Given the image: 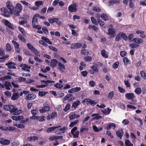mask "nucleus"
Masks as SVG:
<instances>
[{"mask_svg":"<svg viewBox=\"0 0 146 146\" xmlns=\"http://www.w3.org/2000/svg\"><path fill=\"white\" fill-rule=\"evenodd\" d=\"M6 7L9 10L11 13H12L13 6L12 3L9 1H7L6 3Z\"/></svg>","mask_w":146,"mask_h":146,"instance_id":"obj_12","label":"nucleus"},{"mask_svg":"<svg viewBox=\"0 0 146 146\" xmlns=\"http://www.w3.org/2000/svg\"><path fill=\"white\" fill-rule=\"evenodd\" d=\"M92 69L96 72H99V70L94 65H92L91 66Z\"/></svg>","mask_w":146,"mask_h":146,"instance_id":"obj_63","label":"nucleus"},{"mask_svg":"<svg viewBox=\"0 0 146 146\" xmlns=\"http://www.w3.org/2000/svg\"><path fill=\"white\" fill-rule=\"evenodd\" d=\"M36 17L35 15L33 17L32 19V26L35 25V23H38V19L36 18Z\"/></svg>","mask_w":146,"mask_h":146,"instance_id":"obj_26","label":"nucleus"},{"mask_svg":"<svg viewBox=\"0 0 146 146\" xmlns=\"http://www.w3.org/2000/svg\"><path fill=\"white\" fill-rule=\"evenodd\" d=\"M82 46V45L81 43L76 42L72 44L70 46V48L72 49L76 48L78 49L81 47Z\"/></svg>","mask_w":146,"mask_h":146,"instance_id":"obj_9","label":"nucleus"},{"mask_svg":"<svg viewBox=\"0 0 146 146\" xmlns=\"http://www.w3.org/2000/svg\"><path fill=\"white\" fill-rule=\"evenodd\" d=\"M36 97V95L34 94H28L26 97V99L29 100H33Z\"/></svg>","mask_w":146,"mask_h":146,"instance_id":"obj_14","label":"nucleus"},{"mask_svg":"<svg viewBox=\"0 0 146 146\" xmlns=\"http://www.w3.org/2000/svg\"><path fill=\"white\" fill-rule=\"evenodd\" d=\"M17 110V108H15L14 106L11 105H9L8 111H9L11 113H14V115H18L19 113L16 112Z\"/></svg>","mask_w":146,"mask_h":146,"instance_id":"obj_3","label":"nucleus"},{"mask_svg":"<svg viewBox=\"0 0 146 146\" xmlns=\"http://www.w3.org/2000/svg\"><path fill=\"white\" fill-rule=\"evenodd\" d=\"M100 16L104 21H107L109 20L108 16L105 13L102 14L100 16H99V17H100Z\"/></svg>","mask_w":146,"mask_h":146,"instance_id":"obj_24","label":"nucleus"},{"mask_svg":"<svg viewBox=\"0 0 146 146\" xmlns=\"http://www.w3.org/2000/svg\"><path fill=\"white\" fill-rule=\"evenodd\" d=\"M80 102L79 100H77L74 102L72 106V108H74V110L77 108L78 106L80 105Z\"/></svg>","mask_w":146,"mask_h":146,"instance_id":"obj_21","label":"nucleus"},{"mask_svg":"<svg viewBox=\"0 0 146 146\" xmlns=\"http://www.w3.org/2000/svg\"><path fill=\"white\" fill-rule=\"evenodd\" d=\"M117 135L121 139H122V136L123 135V130L121 129L120 131H117L116 132Z\"/></svg>","mask_w":146,"mask_h":146,"instance_id":"obj_20","label":"nucleus"},{"mask_svg":"<svg viewBox=\"0 0 146 146\" xmlns=\"http://www.w3.org/2000/svg\"><path fill=\"white\" fill-rule=\"evenodd\" d=\"M125 144L126 146H133V144L130 141L127 139L125 141Z\"/></svg>","mask_w":146,"mask_h":146,"instance_id":"obj_40","label":"nucleus"},{"mask_svg":"<svg viewBox=\"0 0 146 146\" xmlns=\"http://www.w3.org/2000/svg\"><path fill=\"white\" fill-rule=\"evenodd\" d=\"M141 76L144 79H146V74L145 72L143 70L141 71L140 72Z\"/></svg>","mask_w":146,"mask_h":146,"instance_id":"obj_48","label":"nucleus"},{"mask_svg":"<svg viewBox=\"0 0 146 146\" xmlns=\"http://www.w3.org/2000/svg\"><path fill=\"white\" fill-rule=\"evenodd\" d=\"M134 42L137 44H140L143 43V41L141 38H134L133 40Z\"/></svg>","mask_w":146,"mask_h":146,"instance_id":"obj_23","label":"nucleus"},{"mask_svg":"<svg viewBox=\"0 0 146 146\" xmlns=\"http://www.w3.org/2000/svg\"><path fill=\"white\" fill-rule=\"evenodd\" d=\"M14 125L17 127L18 128L20 129H21L23 128H25V126L24 125L21 124H17V123H15L14 124Z\"/></svg>","mask_w":146,"mask_h":146,"instance_id":"obj_47","label":"nucleus"},{"mask_svg":"<svg viewBox=\"0 0 146 146\" xmlns=\"http://www.w3.org/2000/svg\"><path fill=\"white\" fill-rule=\"evenodd\" d=\"M54 86L55 87L59 89H61L63 87V85L60 84L58 83H57L56 84H54Z\"/></svg>","mask_w":146,"mask_h":146,"instance_id":"obj_58","label":"nucleus"},{"mask_svg":"<svg viewBox=\"0 0 146 146\" xmlns=\"http://www.w3.org/2000/svg\"><path fill=\"white\" fill-rule=\"evenodd\" d=\"M70 105L69 103H68L66 104V105L65 107V108H64V110L65 112H66L68 111L70 108Z\"/></svg>","mask_w":146,"mask_h":146,"instance_id":"obj_52","label":"nucleus"},{"mask_svg":"<svg viewBox=\"0 0 146 146\" xmlns=\"http://www.w3.org/2000/svg\"><path fill=\"white\" fill-rule=\"evenodd\" d=\"M118 89L119 92L121 93H124L125 92V91L124 89L120 86H118Z\"/></svg>","mask_w":146,"mask_h":146,"instance_id":"obj_62","label":"nucleus"},{"mask_svg":"<svg viewBox=\"0 0 146 146\" xmlns=\"http://www.w3.org/2000/svg\"><path fill=\"white\" fill-rule=\"evenodd\" d=\"M97 21L98 23L100 26H103L104 25V22L102 21L100 19H97Z\"/></svg>","mask_w":146,"mask_h":146,"instance_id":"obj_54","label":"nucleus"},{"mask_svg":"<svg viewBox=\"0 0 146 146\" xmlns=\"http://www.w3.org/2000/svg\"><path fill=\"white\" fill-rule=\"evenodd\" d=\"M92 10L97 12H100L101 10V9L100 8L97 7H93Z\"/></svg>","mask_w":146,"mask_h":146,"instance_id":"obj_51","label":"nucleus"},{"mask_svg":"<svg viewBox=\"0 0 146 146\" xmlns=\"http://www.w3.org/2000/svg\"><path fill=\"white\" fill-rule=\"evenodd\" d=\"M59 127V126H56L50 127L49 128H48L47 129V132L48 133L52 131H54L55 129L58 128Z\"/></svg>","mask_w":146,"mask_h":146,"instance_id":"obj_29","label":"nucleus"},{"mask_svg":"<svg viewBox=\"0 0 146 146\" xmlns=\"http://www.w3.org/2000/svg\"><path fill=\"white\" fill-rule=\"evenodd\" d=\"M57 116V113L56 112H52L51 114H49L47 117V119L48 120L53 119Z\"/></svg>","mask_w":146,"mask_h":146,"instance_id":"obj_13","label":"nucleus"},{"mask_svg":"<svg viewBox=\"0 0 146 146\" xmlns=\"http://www.w3.org/2000/svg\"><path fill=\"white\" fill-rule=\"evenodd\" d=\"M120 34L121 37L125 41L127 40L128 37L125 33L123 32H120Z\"/></svg>","mask_w":146,"mask_h":146,"instance_id":"obj_34","label":"nucleus"},{"mask_svg":"<svg viewBox=\"0 0 146 146\" xmlns=\"http://www.w3.org/2000/svg\"><path fill=\"white\" fill-rule=\"evenodd\" d=\"M102 129L103 128L102 127H100L99 129H98L96 126L95 125L93 126V129L96 132H98L102 131Z\"/></svg>","mask_w":146,"mask_h":146,"instance_id":"obj_39","label":"nucleus"},{"mask_svg":"<svg viewBox=\"0 0 146 146\" xmlns=\"http://www.w3.org/2000/svg\"><path fill=\"white\" fill-rule=\"evenodd\" d=\"M135 0H129V6L131 8H132L135 6L134 3Z\"/></svg>","mask_w":146,"mask_h":146,"instance_id":"obj_37","label":"nucleus"},{"mask_svg":"<svg viewBox=\"0 0 146 146\" xmlns=\"http://www.w3.org/2000/svg\"><path fill=\"white\" fill-rule=\"evenodd\" d=\"M19 30L21 32L22 34L24 36H26V35L25 33V32L24 31L23 28L19 26L18 27Z\"/></svg>","mask_w":146,"mask_h":146,"instance_id":"obj_43","label":"nucleus"},{"mask_svg":"<svg viewBox=\"0 0 146 146\" xmlns=\"http://www.w3.org/2000/svg\"><path fill=\"white\" fill-rule=\"evenodd\" d=\"M84 59L86 62H90L92 60V58L91 56H88L84 57Z\"/></svg>","mask_w":146,"mask_h":146,"instance_id":"obj_35","label":"nucleus"},{"mask_svg":"<svg viewBox=\"0 0 146 146\" xmlns=\"http://www.w3.org/2000/svg\"><path fill=\"white\" fill-rule=\"evenodd\" d=\"M23 51L24 53L27 55L31 56L32 55L31 52L26 49H23Z\"/></svg>","mask_w":146,"mask_h":146,"instance_id":"obj_59","label":"nucleus"},{"mask_svg":"<svg viewBox=\"0 0 146 146\" xmlns=\"http://www.w3.org/2000/svg\"><path fill=\"white\" fill-rule=\"evenodd\" d=\"M45 118L46 117L44 116H38L37 120L40 121H45Z\"/></svg>","mask_w":146,"mask_h":146,"instance_id":"obj_55","label":"nucleus"},{"mask_svg":"<svg viewBox=\"0 0 146 146\" xmlns=\"http://www.w3.org/2000/svg\"><path fill=\"white\" fill-rule=\"evenodd\" d=\"M108 35H112L114 37L116 35L115 32L113 28H109L107 33Z\"/></svg>","mask_w":146,"mask_h":146,"instance_id":"obj_17","label":"nucleus"},{"mask_svg":"<svg viewBox=\"0 0 146 146\" xmlns=\"http://www.w3.org/2000/svg\"><path fill=\"white\" fill-rule=\"evenodd\" d=\"M114 92L113 91H110L108 94V98L109 99H112L114 96Z\"/></svg>","mask_w":146,"mask_h":146,"instance_id":"obj_41","label":"nucleus"},{"mask_svg":"<svg viewBox=\"0 0 146 146\" xmlns=\"http://www.w3.org/2000/svg\"><path fill=\"white\" fill-rule=\"evenodd\" d=\"M19 39L22 41L23 42L25 43L26 42V40L25 38L21 34H19L18 36Z\"/></svg>","mask_w":146,"mask_h":146,"instance_id":"obj_30","label":"nucleus"},{"mask_svg":"<svg viewBox=\"0 0 146 146\" xmlns=\"http://www.w3.org/2000/svg\"><path fill=\"white\" fill-rule=\"evenodd\" d=\"M91 20L92 23L94 25H97L98 24V23L96 20L93 17H91Z\"/></svg>","mask_w":146,"mask_h":146,"instance_id":"obj_46","label":"nucleus"},{"mask_svg":"<svg viewBox=\"0 0 146 146\" xmlns=\"http://www.w3.org/2000/svg\"><path fill=\"white\" fill-rule=\"evenodd\" d=\"M18 80V82L19 83H21L22 82H23L25 81L26 80V78H25L20 77L19 78Z\"/></svg>","mask_w":146,"mask_h":146,"instance_id":"obj_56","label":"nucleus"},{"mask_svg":"<svg viewBox=\"0 0 146 146\" xmlns=\"http://www.w3.org/2000/svg\"><path fill=\"white\" fill-rule=\"evenodd\" d=\"M142 92V90L141 88H135L134 90V92L137 94L139 95Z\"/></svg>","mask_w":146,"mask_h":146,"instance_id":"obj_36","label":"nucleus"},{"mask_svg":"<svg viewBox=\"0 0 146 146\" xmlns=\"http://www.w3.org/2000/svg\"><path fill=\"white\" fill-rule=\"evenodd\" d=\"M19 97V94L17 92L13 94L12 96L11 97V99L12 100H15L17 99Z\"/></svg>","mask_w":146,"mask_h":146,"instance_id":"obj_27","label":"nucleus"},{"mask_svg":"<svg viewBox=\"0 0 146 146\" xmlns=\"http://www.w3.org/2000/svg\"><path fill=\"white\" fill-rule=\"evenodd\" d=\"M115 125L113 123H112L108 124L106 128L108 130H109L111 128H112L113 129H115Z\"/></svg>","mask_w":146,"mask_h":146,"instance_id":"obj_22","label":"nucleus"},{"mask_svg":"<svg viewBox=\"0 0 146 146\" xmlns=\"http://www.w3.org/2000/svg\"><path fill=\"white\" fill-rule=\"evenodd\" d=\"M15 10L14 11V15L18 16L20 15V13L21 12L23 9L22 6L21 4L18 3L17 4L15 7Z\"/></svg>","mask_w":146,"mask_h":146,"instance_id":"obj_1","label":"nucleus"},{"mask_svg":"<svg viewBox=\"0 0 146 146\" xmlns=\"http://www.w3.org/2000/svg\"><path fill=\"white\" fill-rule=\"evenodd\" d=\"M58 69L62 72H64L65 69V66L59 62L58 63Z\"/></svg>","mask_w":146,"mask_h":146,"instance_id":"obj_19","label":"nucleus"},{"mask_svg":"<svg viewBox=\"0 0 146 146\" xmlns=\"http://www.w3.org/2000/svg\"><path fill=\"white\" fill-rule=\"evenodd\" d=\"M111 110V109H110L109 108H107V110H104V111L102 110V111L104 114L106 115H107L110 113Z\"/></svg>","mask_w":146,"mask_h":146,"instance_id":"obj_33","label":"nucleus"},{"mask_svg":"<svg viewBox=\"0 0 146 146\" xmlns=\"http://www.w3.org/2000/svg\"><path fill=\"white\" fill-rule=\"evenodd\" d=\"M101 54L102 56L106 58H107L108 57V55L107 54V52L105 49H103L101 51Z\"/></svg>","mask_w":146,"mask_h":146,"instance_id":"obj_25","label":"nucleus"},{"mask_svg":"<svg viewBox=\"0 0 146 146\" xmlns=\"http://www.w3.org/2000/svg\"><path fill=\"white\" fill-rule=\"evenodd\" d=\"M14 63L12 62H10L7 63H6L5 65L7 66V67L9 68H13L15 69H16V67L13 65Z\"/></svg>","mask_w":146,"mask_h":146,"instance_id":"obj_16","label":"nucleus"},{"mask_svg":"<svg viewBox=\"0 0 146 146\" xmlns=\"http://www.w3.org/2000/svg\"><path fill=\"white\" fill-rule=\"evenodd\" d=\"M48 93V92H39L38 95L41 97H43L45 96Z\"/></svg>","mask_w":146,"mask_h":146,"instance_id":"obj_53","label":"nucleus"},{"mask_svg":"<svg viewBox=\"0 0 146 146\" xmlns=\"http://www.w3.org/2000/svg\"><path fill=\"white\" fill-rule=\"evenodd\" d=\"M10 141L9 140L0 138V143L4 145H8L10 144Z\"/></svg>","mask_w":146,"mask_h":146,"instance_id":"obj_15","label":"nucleus"},{"mask_svg":"<svg viewBox=\"0 0 146 146\" xmlns=\"http://www.w3.org/2000/svg\"><path fill=\"white\" fill-rule=\"evenodd\" d=\"M48 20L50 24H52L54 23H55L58 26H60L62 25V22L59 21V19L55 17L50 18L48 19Z\"/></svg>","mask_w":146,"mask_h":146,"instance_id":"obj_2","label":"nucleus"},{"mask_svg":"<svg viewBox=\"0 0 146 146\" xmlns=\"http://www.w3.org/2000/svg\"><path fill=\"white\" fill-rule=\"evenodd\" d=\"M11 86L10 82H6L5 84V87L7 90H10V87Z\"/></svg>","mask_w":146,"mask_h":146,"instance_id":"obj_32","label":"nucleus"},{"mask_svg":"<svg viewBox=\"0 0 146 146\" xmlns=\"http://www.w3.org/2000/svg\"><path fill=\"white\" fill-rule=\"evenodd\" d=\"M43 108L46 111H48L50 110V107L49 105L48 104L47 102H45L44 104Z\"/></svg>","mask_w":146,"mask_h":146,"instance_id":"obj_28","label":"nucleus"},{"mask_svg":"<svg viewBox=\"0 0 146 146\" xmlns=\"http://www.w3.org/2000/svg\"><path fill=\"white\" fill-rule=\"evenodd\" d=\"M27 45L28 48L31 51L34 53L36 55H37L38 54H39V52L30 43H27Z\"/></svg>","mask_w":146,"mask_h":146,"instance_id":"obj_8","label":"nucleus"},{"mask_svg":"<svg viewBox=\"0 0 146 146\" xmlns=\"http://www.w3.org/2000/svg\"><path fill=\"white\" fill-rule=\"evenodd\" d=\"M41 39L44 40L45 42L51 45L52 44V42L49 39L46 37L42 36L41 38Z\"/></svg>","mask_w":146,"mask_h":146,"instance_id":"obj_31","label":"nucleus"},{"mask_svg":"<svg viewBox=\"0 0 146 146\" xmlns=\"http://www.w3.org/2000/svg\"><path fill=\"white\" fill-rule=\"evenodd\" d=\"M119 63L118 62H115L113 65V67L115 69L118 68Z\"/></svg>","mask_w":146,"mask_h":146,"instance_id":"obj_61","label":"nucleus"},{"mask_svg":"<svg viewBox=\"0 0 146 146\" xmlns=\"http://www.w3.org/2000/svg\"><path fill=\"white\" fill-rule=\"evenodd\" d=\"M97 103V102L95 100H92L91 99H89L88 103H87V104L88 105L89 104H90V105H96Z\"/></svg>","mask_w":146,"mask_h":146,"instance_id":"obj_42","label":"nucleus"},{"mask_svg":"<svg viewBox=\"0 0 146 146\" xmlns=\"http://www.w3.org/2000/svg\"><path fill=\"white\" fill-rule=\"evenodd\" d=\"M125 97L128 100H131V101L133 102H137L136 100H134V99L135 98V96L134 94L133 93H127L125 94Z\"/></svg>","mask_w":146,"mask_h":146,"instance_id":"obj_4","label":"nucleus"},{"mask_svg":"<svg viewBox=\"0 0 146 146\" xmlns=\"http://www.w3.org/2000/svg\"><path fill=\"white\" fill-rule=\"evenodd\" d=\"M19 67H21V69L22 70L28 72H30V69L31 68L30 66H28L26 64H21L19 65Z\"/></svg>","mask_w":146,"mask_h":146,"instance_id":"obj_7","label":"nucleus"},{"mask_svg":"<svg viewBox=\"0 0 146 146\" xmlns=\"http://www.w3.org/2000/svg\"><path fill=\"white\" fill-rule=\"evenodd\" d=\"M1 11L2 12V14L4 17H10V14L11 13L10 11L7 10L6 8H1Z\"/></svg>","mask_w":146,"mask_h":146,"instance_id":"obj_6","label":"nucleus"},{"mask_svg":"<svg viewBox=\"0 0 146 146\" xmlns=\"http://www.w3.org/2000/svg\"><path fill=\"white\" fill-rule=\"evenodd\" d=\"M68 11L70 13L76 12L77 9L76 7V5H71L68 7Z\"/></svg>","mask_w":146,"mask_h":146,"instance_id":"obj_11","label":"nucleus"},{"mask_svg":"<svg viewBox=\"0 0 146 146\" xmlns=\"http://www.w3.org/2000/svg\"><path fill=\"white\" fill-rule=\"evenodd\" d=\"M129 46L132 48H134L139 46V44H135L134 43L130 44L129 45Z\"/></svg>","mask_w":146,"mask_h":146,"instance_id":"obj_49","label":"nucleus"},{"mask_svg":"<svg viewBox=\"0 0 146 146\" xmlns=\"http://www.w3.org/2000/svg\"><path fill=\"white\" fill-rule=\"evenodd\" d=\"M123 61L124 63L126 65L130 64L129 60L127 57H124L123 59Z\"/></svg>","mask_w":146,"mask_h":146,"instance_id":"obj_38","label":"nucleus"},{"mask_svg":"<svg viewBox=\"0 0 146 146\" xmlns=\"http://www.w3.org/2000/svg\"><path fill=\"white\" fill-rule=\"evenodd\" d=\"M6 49L7 51L10 52L12 48L10 44L8 43L6 45Z\"/></svg>","mask_w":146,"mask_h":146,"instance_id":"obj_44","label":"nucleus"},{"mask_svg":"<svg viewBox=\"0 0 146 146\" xmlns=\"http://www.w3.org/2000/svg\"><path fill=\"white\" fill-rule=\"evenodd\" d=\"M11 42L14 46L15 51L18 53H20V49H19V44L17 42L13 40L11 41Z\"/></svg>","mask_w":146,"mask_h":146,"instance_id":"obj_10","label":"nucleus"},{"mask_svg":"<svg viewBox=\"0 0 146 146\" xmlns=\"http://www.w3.org/2000/svg\"><path fill=\"white\" fill-rule=\"evenodd\" d=\"M78 120H75L74 121L71 122L69 125V127H73L74 125H76V124H77L78 123Z\"/></svg>","mask_w":146,"mask_h":146,"instance_id":"obj_50","label":"nucleus"},{"mask_svg":"<svg viewBox=\"0 0 146 146\" xmlns=\"http://www.w3.org/2000/svg\"><path fill=\"white\" fill-rule=\"evenodd\" d=\"M120 33H118L116 36L115 38V40L116 41H119L121 39V35Z\"/></svg>","mask_w":146,"mask_h":146,"instance_id":"obj_60","label":"nucleus"},{"mask_svg":"<svg viewBox=\"0 0 146 146\" xmlns=\"http://www.w3.org/2000/svg\"><path fill=\"white\" fill-rule=\"evenodd\" d=\"M80 53L81 54L84 55H86L88 53V52L87 51V50L85 49H84L82 50L81 51Z\"/></svg>","mask_w":146,"mask_h":146,"instance_id":"obj_57","label":"nucleus"},{"mask_svg":"<svg viewBox=\"0 0 146 146\" xmlns=\"http://www.w3.org/2000/svg\"><path fill=\"white\" fill-rule=\"evenodd\" d=\"M120 54L122 57H123L126 55L127 53L125 51H121L120 52Z\"/></svg>","mask_w":146,"mask_h":146,"instance_id":"obj_64","label":"nucleus"},{"mask_svg":"<svg viewBox=\"0 0 146 146\" xmlns=\"http://www.w3.org/2000/svg\"><path fill=\"white\" fill-rule=\"evenodd\" d=\"M58 62L57 60L56 59H52L51 60L50 66L54 68L57 66V64H58Z\"/></svg>","mask_w":146,"mask_h":146,"instance_id":"obj_18","label":"nucleus"},{"mask_svg":"<svg viewBox=\"0 0 146 146\" xmlns=\"http://www.w3.org/2000/svg\"><path fill=\"white\" fill-rule=\"evenodd\" d=\"M35 5L38 7H39L40 5H43V3L42 1H36L35 2Z\"/></svg>","mask_w":146,"mask_h":146,"instance_id":"obj_45","label":"nucleus"},{"mask_svg":"<svg viewBox=\"0 0 146 146\" xmlns=\"http://www.w3.org/2000/svg\"><path fill=\"white\" fill-rule=\"evenodd\" d=\"M1 22L9 29L12 30L14 29V27H13V25L8 20L4 19L2 20Z\"/></svg>","mask_w":146,"mask_h":146,"instance_id":"obj_5","label":"nucleus"}]
</instances>
